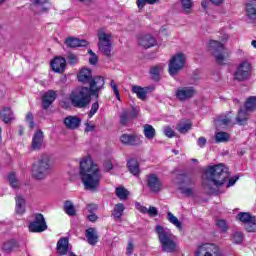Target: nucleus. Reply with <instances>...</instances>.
I'll list each match as a JSON object with an SVG mask.
<instances>
[{"label":"nucleus","mask_w":256,"mask_h":256,"mask_svg":"<svg viewBox=\"0 0 256 256\" xmlns=\"http://www.w3.org/2000/svg\"><path fill=\"white\" fill-rule=\"evenodd\" d=\"M80 179L84 185V189L86 191H97L101 179L103 176L101 175V170L99 166L93 163L91 157L82 158L80 161Z\"/></svg>","instance_id":"nucleus-1"},{"label":"nucleus","mask_w":256,"mask_h":256,"mask_svg":"<svg viewBox=\"0 0 256 256\" xmlns=\"http://www.w3.org/2000/svg\"><path fill=\"white\" fill-rule=\"evenodd\" d=\"M206 182L204 183L205 188L209 191H213V187H221L225 185L229 174V168L223 164L209 166L206 169Z\"/></svg>","instance_id":"nucleus-2"},{"label":"nucleus","mask_w":256,"mask_h":256,"mask_svg":"<svg viewBox=\"0 0 256 256\" xmlns=\"http://www.w3.org/2000/svg\"><path fill=\"white\" fill-rule=\"evenodd\" d=\"M155 233L157 234L161 250L164 251V253H175V251H177V242L175 241V235H173L171 229L157 225Z\"/></svg>","instance_id":"nucleus-3"},{"label":"nucleus","mask_w":256,"mask_h":256,"mask_svg":"<svg viewBox=\"0 0 256 256\" xmlns=\"http://www.w3.org/2000/svg\"><path fill=\"white\" fill-rule=\"evenodd\" d=\"M53 169V164L51 163V156L48 154H43L40 156L39 160L32 166V176L34 179H45L51 170Z\"/></svg>","instance_id":"nucleus-4"},{"label":"nucleus","mask_w":256,"mask_h":256,"mask_svg":"<svg viewBox=\"0 0 256 256\" xmlns=\"http://www.w3.org/2000/svg\"><path fill=\"white\" fill-rule=\"evenodd\" d=\"M91 90L89 87H77L70 93L69 99L74 107L83 109L91 103Z\"/></svg>","instance_id":"nucleus-5"},{"label":"nucleus","mask_w":256,"mask_h":256,"mask_svg":"<svg viewBox=\"0 0 256 256\" xmlns=\"http://www.w3.org/2000/svg\"><path fill=\"white\" fill-rule=\"evenodd\" d=\"M98 37V49L102 55L106 57H111V51L113 49V43L111 40L113 39V35L110 32H107L105 28H100L97 31Z\"/></svg>","instance_id":"nucleus-6"},{"label":"nucleus","mask_w":256,"mask_h":256,"mask_svg":"<svg viewBox=\"0 0 256 256\" xmlns=\"http://www.w3.org/2000/svg\"><path fill=\"white\" fill-rule=\"evenodd\" d=\"M208 49L211 51L219 65H225V62L229 59V52L221 42L217 40H210L208 43Z\"/></svg>","instance_id":"nucleus-7"},{"label":"nucleus","mask_w":256,"mask_h":256,"mask_svg":"<svg viewBox=\"0 0 256 256\" xmlns=\"http://www.w3.org/2000/svg\"><path fill=\"white\" fill-rule=\"evenodd\" d=\"M187 63V58L183 53H177L174 55L168 64V71L171 77H175L179 73V71H183L185 69V65Z\"/></svg>","instance_id":"nucleus-8"},{"label":"nucleus","mask_w":256,"mask_h":256,"mask_svg":"<svg viewBox=\"0 0 256 256\" xmlns=\"http://www.w3.org/2000/svg\"><path fill=\"white\" fill-rule=\"evenodd\" d=\"M253 75V66L249 61H243L236 67L234 71V79L235 81L243 82L249 81L251 76Z\"/></svg>","instance_id":"nucleus-9"},{"label":"nucleus","mask_w":256,"mask_h":256,"mask_svg":"<svg viewBox=\"0 0 256 256\" xmlns=\"http://www.w3.org/2000/svg\"><path fill=\"white\" fill-rule=\"evenodd\" d=\"M195 256H223L221 248L213 243H204L195 251Z\"/></svg>","instance_id":"nucleus-10"},{"label":"nucleus","mask_w":256,"mask_h":256,"mask_svg":"<svg viewBox=\"0 0 256 256\" xmlns=\"http://www.w3.org/2000/svg\"><path fill=\"white\" fill-rule=\"evenodd\" d=\"M89 83L90 93L96 97V99H99V91L105 89V78L103 76H94Z\"/></svg>","instance_id":"nucleus-11"},{"label":"nucleus","mask_w":256,"mask_h":256,"mask_svg":"<svg viewBox=\"0 0 256 256\" xmlns=\"http://www.w3.org/2000/svg\"><path fill=\"white\" fill-rule=\"evenodd\" d=\"M29 231L31 233H43V231H47V222H45L43 214H36L35 220L29 224Z\"/></svg>","instance_id":"nucleus-12"},{"label":"nucleus","mask_w":256,"mask_h":256,"mask_svg":"<svg viewBox=\"0 0 256 256\" xmlns=\"http://www.w3.org/2000/svg\"><path fill=\"white\" fill-rule=\"evenodd\" d=\"M197 93V90L193 86L181 87L176 90V98L178 101H189L193 99Z\"/></svg>","instance_id":"nucleus-13"},{"label":"nucleus","mask_w":256,"mask_h":256,"mask_svg":"<svg viewBox=\"0 0 256 256\" xmlns=\"http://www.w3.org/2000/svg\"><path fill=\"white\" fill-rule=\"evenodd\" d=\"M120 143H122V145H127L130 147H137L139 145H142L143 140H141V136L137 134L124 133L120 136Z\"/></svg>","instance_id":"nucleus-14"},{"label":"nucleus","mask_w":256,"mask_h":256,"mask_svg":"<svg viewBox=\"0 0 256 256\" xmlns=\"http://www.w3.org/2000/svg\"><path fill=\"white\" fill-rule=\"evenodd\" d=\"M31 9L35 13H47L51 9V3L49 0H31Z\"/></svg>","instance_id":"nucleus-15"},{"label":"nucleus","mask_w":256,"mask_h":256,"mask_svg":"<svg viewBox=\"0 0 256 256\" xmlns=\"http://www.w3.org/2000/svg\"><path fill=\"white\" fill-rule=\"evenodd\" d=\"M147 185L152 193H159L163 191V182L155 174L148 176Z\"/></svg>","instance_id":"nucleus-16"},{"label":"nucleus","mask_w":256,"mask_h":256,"mask_svg":"<svg viewBox=\"0 0 256 256\" xmlns=\"http://www.w3.org/2000/svg\"><path fill=\"white\" fill-rule=\"evenodd\" d=\"M138 43L141 47H144V49H151V47L157 45V40L150 34H143L139 36Z\"/></svg>","instance_id":"nucleus-17"},{"label":"nucleus","mask_w":256,"mask_h":256,"mask_svg":"<svg viewBox=\"0 0 256 256\" xmlns=\"http://www.w3.org/2000/svg\"><path fill=\"white\" fill-rule=\"evenodd\" d=\"M246 17L249 21H256V0H247L245 4Z\"/></svg>","instance_id":"nucleus-18"},{"label":"nucleus","mask_w":256,"mask_h":256,"mask_svg":"<svg viewBox=\"0 0 256 256\" xmlns=\"http://www.w3.org/2000/svg\"><path fill=\"white\" fill-rule=\"evenodd\" d=\"M66 65L67 60H65L63 57H56L51 61V67L55 73H63V71H65Z\"/></svg>","instance_id":"nucleus-19"},{"label":"nucleus","mask_w":256,"mask_h":256,"mask_svg":"<svg viewBox=\"0 0 256 256\" xmlns=\"http://www.w3.org/2000/svg\"><path fill=\"white\" fill-rule=\"evenodd\" d=\"M151 91H153V89L149 87L132 86V93H135L141 101H145V99H147V93H151Z\"/></svg>","instance_id":"nucleus-20"},{"label":"nucleus","mask_w":256,"mask_h":256,"mask_svg":"<svg viewBox=\"0 0 256 256\" xmlns=\"http://www.w3.org/2000/svg\"><path fill=\"white\" fill-rule=\"evenodd\" d=\"M55 99H57V94L55 93V91L49 90L48 92H46L42 98L43 109H49Z\"/></svg>","instance_id":"nucleus-21"},{"label":"nucleus","mask_w":256,"mask_h":256,"mask_svg":"<svg viewBox=\"0 0 256 256\" xmlns=\"http://www.w3.org/2000/svg\"><path fill=\"white\" fill-rule=\"evenodd\" d=\"M77 77L80 83H90L91 80L93 79V73L89 68H82L79 71Z\"/></svg>","instance_id":"nucleus-22"},{"label":"nucleus","mask_w":256,"mask_h":256,"mask_svg":"<svg viewBox=\"0 0 256 256\" xmlns=\"http://www.w3.org/2000/svg\"><path fill=\"white\" fill-rule=\"evenodd\" d=\"M43 147V131L38 130L32 138V149L39 151Z\"/></svg>","instance_id":"nucleus-23"},{"label":"nucleus","mask_w":256,"mask_h":256,"mask_svg":"<svg viewBox=\"0 0 256 256\" xmlns=\"http://www.w3.org/2000/svg\"><path fill=\"white\" fill-rule=\"evenodd\" d=\"M64 125H66L67 129H78L79 125H81V119L77 116H68L64 119Z\"/></svg>","instance_id":"nucleus-24"},{"label":"nucleus","mask_w":256,"mask_h":256,"mask_svg":"<svg viewBox=\"0 0 256 256\" xmlns=\"http://www.w3.org/2000/svg\"><path fill=\"white\" fill-rule=\"evenodd\" d=\"M67 47L75 48V47H87V40H80L79 38L70 37L65 40Z\"/></svg>","instance_id":"nucleus-25"},{"label":"nucleus","mask_w":256,"mask_h":256,"mask_svg":"<svg viewBox=\"0 0 256 256\" xmlns=\"http://www.w3.org/2000/svg\"><path fill=\"white\" fill-rule=\"evenodd\" d=\"M57 251L59 255H67L69 251V239L60 238L57 242Z\"/></svg>","instance_id":"nucleus-26"},{"label":"nucleus","mask_w":256,"mask_h":256,"mask_svg":"<svg viewBox=\"0 0 256 256\" xmlns=\"http://www.w3.org/2000/svg\"><path fill=\"white\" fill-rule=\"evenodd\" d=\"M0 119L4 123H11V121H13V119H15V117L13 116V110H11V108H9V107H4L0 111Z\"/></svg>","instance_id":"nucleus-27"},{"label":"nucleus","mask_w":256,"mask_h":256,"mask_svg":"<svg viewBox=\"0 0 256 256\" xmlns=\"http://www.w3.org/2000/svg\"><path fill=\"white\" fill-rule=\"evenodd\" d=\"M86 238L88 239L89 245H97L99 241V235L95 228H88L85 233Z\"/></svg>","instance_id":"nucleus-28"},{"label":"nucleus","mask_w":256,"mask_h":256,"mask_svg":"<svg viewBox=\"0 0 256 256\" xmlns=\"http://www.w3.org/2000/svg\"><path fill=\"white\" fill-rule=\"evenodd\" d=\"M127 167L132 175H135L136 177L139 176L140 170L137 159H130L127 163Z\"/></svg>","instance_id":"nucleus-29"},{"label":"nucleus","mask_w":256,"mask_h":256,"mask_svg":"<svg viewBox=\"0 0 256 256\" xmlns=\"http://www.w3.org/2000/svg\"><path fill=\"white\" fill-rule=\"evenodd\" d=\"M16 213L23 215L25 213V198L22 195L16 196Z\"/></svg>","instance_id":"nucleus-30"},{"label":"nucleus","mask_w":256,"mask_h":256,"mask_svg":"<svg viewBox=\"0 0 256 256\" xmlns=\"http://www.w3.org/2000/svg\"><path fill=\"white\" fill-rule=\"evenodd\" d=\"M167 220L169 221V223L174 225V227L178 228L179 231L183 230V223H181V221H179V218L173 215V213L167 212Z\"/></svg>","instance_id":"nucleus-31"},{"label":"nucleus","mask_w":256,"mask_h":256,"mask_svg":"<svg viewBox=\"0 0 256 256\" xmlns=\"http://www.w3.org/2000/svg\"><path fill=\"white\" fill-rule=\"evenodd\" d=\"M144 136L149 141H152V139H155V128L152 125L146 124L144 125L143 130Z\"/></svg>","instance_id":"nucleus-32"},{"label":"nucleus","mask_w":256,"mask_h":256,"mask_svg":"<svg viewBox=\"0 0 256 256\" xmlns=\"http://www.w3.org/2000/svg\"><path fill=\"white\" fill-rule=\"evenodd\" d=\"M231 139V135L227 132H216L215 134V141L216 143H227Z\"/></svg>","instance_id":"nucleus-33"},{"label":"nucleus","mask_w":256,"mask_h":256,"mask_svg":"<svg viewBox=\"0 0 256 256\" xmlns=\"http://www.w3.org/2000/svg\"><path fill=\"white\" fill-rule=\"evenodd\" d=\"M231 123V118L225 116L223 118H218L215 120V125L217 129H225V127H229Z\"/></svg>","instance_id":"nucleus-34"},{"label":"nucleus","mask_w":256,"mask_h":256,"mask_svg":"<svg viewBox=\"0 0 256 256\" xmlns=\"http://www.w3.org/2000/svg\"><path fill=\"white\" fill-rule=\"evenodd\" d=\"M181 7H182V12L185 15H189V14L192 13L193 1H191V0H181Z\"/></svg>","instance_id":"nucleus-35"},{"label":"nucleus","mask_w":256,"mask_h":256,"mask_svg":"<svg viewBox=\"0 0 256 256\" xmlns=\"http://www.w3.org/2000/svg\"><path fill=\"white\" fill-rule=\"evenodd\" d=\"M116 196L120 201H126L127 197H129V192L123 186H119L116 188Z\"/></svg>","instance_id":"nucleus-36"},{"label":"nucleus","mask_w":256,"mask_h":256,"mask_svg":"<svg viewBox=\"0 0 256 256\" xmlns=\"http://www.w3.org/2000/svg\"><path fill=\"white\" fill-rule=\"evenodd\" d=\"M123 211H125V206L122 203H118L115 205L112 215L115 219H120L123 216Z\"/></svg>","instance_id":"nucleus-37"},{"label":"nucleus","mask_w":256,"mask_h":256,"mask_svg":"<svg viewBox=\"0 0 256 256\" xmlns=\"http://www.w3.org/2000/svg\"><path fill=\"white\" fill-rule=\"evenodd\" d=\"M176 129L179 133H187L191 129V123L187 121H182L176 125Z\"/></svg>","instance_id":"nucleus-38"},{"label":"nucleus","mask_w":256,"mask_h":256,"mask_svg":"<svg viewBox=\"0 0 256 256\" xmlns=\"http://www.w3.org/2000/svg\"><path fill=\"white\" fill-rule=\"evenodd\" d=\"M64 211L65 213H67L68 215H70V217L75 216V206L71 203V201H66L64 203Z\"/></svg>","instance_id":"nucleus-39"},{"label":"nucleus","mask_w":256,"mask_h":256,"mask_svg":"<svg viewBox=\"0 0 256 256\" xmlns=\"http://www.w3.org/2000/svg\"><path fill=\"white\" fill-rule=\"evenodd\" d=\"M237 219L246 225V223H249L252 219H255V217H252L249 213L241 212L237 215Z\"/></svg>","instance_id":"nucleus-40"},{"label":"nucleus","mask_w":256,"mask_h":256,"mask_svg":"<svg viewBox=\"0 0 256 256\" xmlns=\"http://www.w3.org/2000/svg\"><path fill=\"white\" fill-rule=\"evenodd\" d=\"M256 109V96H251L246 101V111H255Z\"/></svg>","instance_id":"nucleus-41"},{"label":"nucleus","mask_w":256,"mask_h":256,"mask_svg":"<svg viewBox=\"0 0 256 256\" xmlns=\"http://www.w3.org/2000/svg\"><path fill=\"white\" fill-rule=\"evenodd\" d=\"M162 69H163V67H161V66H153L150 69V75H151L152 79H154V81H159V74L161 73Z\"/></svg>","instance_id":"nucleus-42"},{"label":"nucleus","mask_w":256,"mask_h":256,"mask_svg":"<svg viewBox=\"0 0 256 256\" xmlns=\"http://www.w3.org/2000/svg\"><path fill=\"white\" fill-rule=\"evenodd\" d=\"M15 247H17V242L15 240H10V241L4 243L2 249L6 253H11V251H13V249H15Z\"/></svg>","instance_id":"nucleus-43"},{"label":"nucleus","mask_w":256,"mask_h":256,"mask_svg":"<svg viewBox=\"0 0 256 256\" xmlns=\"http://www.w3.org/2000/svg\"><path fill=\"white\" fill-rule=\"evenodd\" d=\"M236 121L239 123V125H243V123L247 121V112L243 109H240L236 117Z\"/></svg>","instance_id":"nucleus-44"},{"label":"nucleus","mask_w":256,"mask_h":256,"mask_svg":"<svg viewBox=\"0 0 256 256\" xmlns=\"http://www.w3.org/2000/svg\"><path fill=\"white\" fill-rule=\"evenodd\" d=\"M243 233L241 232H235L231 235V241L233 243H236V245H240V243H243Z\"/></svg>","instance_id":"nucleus-45"},{"label":"nucleus","mask_w":256,"mask_h":256,"mask_svg":"<svg viewBox=\"0 0 256 256\" xmlns=\"http://www.w3.org/2000/svg\"><path fill=\"white\" fill-rule=\"evenodd\" d=\"M216 227H218L221 233H227V231H229V226L225 220H217Z\"/></svg>","instance_id":"nucleus-46"},{"label":"nucleus","mask_w":256,"mask_h":256,"mask_svg":"<svg viewBox=\"0 0 256 256\" xmlns=\"http://www.w3.org/2000/svg\"><path fill=\"white\" fill-rule=\"evenodd\" d=\"M8 181L13 189H17L19 187V180L17 179V176H15V173H10L8 175Z\"/></svg>","instance_id":"nucleus-47"},{"label":"nucleus","mask_w":256,"mask_h":256,"mask_svg":"<svg viewBox=\"0 0 256 256\" xmlns=\"http://www.w3.org/2000/svg\"><path fill=\"white\" fill-rule=\"evenodd\" d=\"M245 229L246 231H248V233L255 232V229H256L255 218L245 224Z\"/></svg>","instance_id":"nucleus-48"},{"label":"nucleus","mask_w":256,"mask_h":256,"mask_svg":"<svg viewBox=\"0 0 256 256\" xmlns=\"http://www.w3.org/2000/svg\"><path fill=\"white\" fill-rule=\"evenodd\" d=\"M180 179L183 185H193V178H191L189 175L182 174L180 175Z\"/></svg>","instance_id":"nucleus-49"},{"label":"nucleus","mask_w":256,"mask_h":256,"mask_svg":"<svg viewBox=\"0 0 256 256\" xmlns=\"http://www.w3.org/2000/svg\"><path fill=\"white\" fill-rule=\"evenodd\" d=\"M110 86L114 91V95L116 96V99L118 100L121 99V95L119 94V88L117 87V83L115 82V80H111Z\"/></svg>","instance_id":"nucleus-50"},{"label":"nucleus","mask_w":256,"mask_h":256,"mask_svg":"<svg viewBox=\"0 0 256 256\" xmlns=\"http://www.w3.org/2000/svg\"><path fill=\"white\" fill-rule=\"evenodd\" d=\"M129 112L124 110L120 116V123L121 125H127V121H129Z\"/></svg>","instance_id":"nucleus-51"},{"label":"nucleus","mask_w":256,"mask_h":256,"mask_svg":"<svg viewBox=\"0 0 256 256\" xmlns=\"http://www.w3.org/2000/svg\"><path fill=\"white\" fill-rule=\"evenodd\" d=\"M90 58H89V63L90 65H97V62L99 61V58L95 55L93 50L88 51Z\"/></svg>","instance_id":"nucleus-52"},{"label":"nucleus","mask_w":256,"mask_h":256,"mask_svg":"<svg viewBox=\"0 0 256 256\" xmlns=\"http://www.w3.org/2000/svg\"><path fill=\"white\" fill-rule=\"evenodd\" d=\"M97 111H99V102H95L92 104L90 112L88 113L89 119H91V117H93V115H95V113H97Z\"/></svg>","instance_id":"nucleus-53"},{"label":"nucleus","mask_w":256,"mask_h":256,"mask_svg":"<svg viewBox=\"0 0 256 256\" xmlns=\"http://www.w3.org/2000/svg\"><path fill=\"white\" fill-rule=\"evenodd\" d=\"M67 61L70 65H76L79 63V58L75 54H68Z\"/></svg>","instance_id":"nucleus-54"},{"label":"nucleus","mask_w":256,"mask_h":256,"mask_svg":"<svg viewBox=\"0 0 256 256\" xmlns=\"http://www.w3.org/2000/svg\"><path fill=\"white\" fill-rule=\"evenodd\" d=\"M164 134L166 135V137H169L170 139L172 137H175V130H173V128L166 126L164 127Z\"/></svg>","instance_id":"nucleus-55"},{"label":"nucleus","mask_w":256,"mask_h":256,"mask_svg":"<svg viewBox=\"0 0 256 256\" xmlns=\"http://www.w3.org/2000/svg\"><path fill=\"white\" fill-rule=\"evenodd\" d=\"M26 121L29 123L30 129H33L35 127V122L33 121V113L28 112L26 115Z\"/></svg>","instance_id":"nucleus-56"},{"label":"nucleus","mask_w":256,"mask_h":256,"mask_svg":"<svg viewBox=\"0 0 256 256\" xmlns=\"http://www.w3.org/2000/svg\"><path fill=\"white\" fill-rule=\"evenodd\" d=\"M149 217H157L159 215V211L154 206H150L148 209Z\"/></svg>","instance_id":"nucleus-57"},{"label":"nucleus","mask_w":256,"mask_h":256,"mask_svg":"<svg viewBox=\"0 0 256 256\" xmlns=\"http://www.w3.org/2000/svg\"><path fill=\"white\" fill-rule=\"evenodd\" d=\"M135 249V245L133 241H129L126 248V255H133V250Z\"/></svg>","instance_id":"nucleus-58"},{"label":"nucleus","mask_w":256,"mask_h":256,"mask_svg":"<svg viewBox=\"0 0 256 256\" xmlns=\"http://www.w3.org/2000/svg\"><path fill=\"white\" fill-rule=\"evenodd\" d=\"M180 191L183 195H186L187 197H191V195H193V190L191 188L180 187Z\"/></svg>","instance_id":"nucleus-59"},{"label":"nucleus","mask_w":256,"mask_h":256,"mask_svg":"<svg viewBox=\"0 0 256 256\" xmlns=\"http://www.w3.org/2000/svg\"><path fill=\"white\" fill-rule=\"evenodd\" d=\"M136 209H138V211H140V213L146 214L149 212V209H147V207L141 205V203L137 202L136 203Z\"/></svg>","instance_id":"nucleus-60"},{"label":"nucleus","mask_w":256,"mask_h":256,"mask_svg":"<svg viewBox=\"0 0 256 256\" xmlns=\"http://www.w3.org/2000/svg\"><path fill=\"white\" fill-rule=\"evenodd\" d=\"M237 181H239V176H234L232 178L229 179L227 187H233V185H235V183H237Z\"/></svg>","instance_id":"nucleus-61"},{"label":"nucleus","mask_w":256,"mask_h":256,"mask_svg":"<svg viewBox=\"0 0 256 256\" xmlns=\"http://www.w3.org/2000/svg\"><path fill=\"white\" fill-rule=\"evenodd\" d=\"M85 131L87 133L91 132V131H95V125L90 124V123H86L85 124Z\"/></svg>","instance_id":"nucleus-62"},{"label":"nucleus","mask_w":256,"mask_h":256,"mask_svg":"<svg viewBox=\"0 0 256 256\" xmlns=\"http://www.w3.org/2000/svg\"><path fill=\"white\" fill-rule=\"evenodd\" d=\"M206 144H207V139H205V137H200L198 139V146L199 147H205Z\"/></svg>","instance_id":"nucleus-63"},{"label":"nucleus","mask_w":256,"mask_h":256,"mask_svg":"<svg viewBox=\"0 0 256 256\" xmlns=\"http://www.w3.org/2000/svg\"><path fill=\"white\" fill-rule=\"evenodd\" d=\"M137 7L138 9H143V7H145V5H147V0H137Z\"/></svg>","instance_id":"nucleus-64"}]
</instances>
